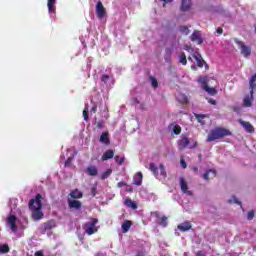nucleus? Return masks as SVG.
I'll return each mask as SVG.
<instances>
[{"instance_id": "1", "label": "nucleus", "mask_w": 256, "mask_h": 256, "mask_svg": "<svg viewBox=\"0 0 256 256\" xmlns=\"http://www.w3.org/2000/svg\"><path fill=\"white\" fill-rule=\"evenodd\" d=\"M28 226L29 220L25 216L17 217L15 214H9L6 218V229L15 239L23 237Z\"/></svg>"}, {"instance_id": "2", "label": "nucleus", "mask_w": 256, "mask_h": 256, "mask_svg": "<svg viewBox=\"0 0 256 256\" xmlns=\"http://www.w3.org/2000/svg\"><path fill=\"white\" fill-rule=\"evenodd\" d=\"M41 199H43L41 194H37L36 197L29 202V209L34 221H41V219H43V203Z\"/></svg>"}, {"instance_id": "3", "label": "nucleus", "mask_w": 256, "mask_h": 256, "mask_svg": "<svg viewBox=\"0 0 256 256\" xmlns=\"http://www.w3.org/2000/svg\"><path fill=\"white\" fill-rule=\"evenodd\" d=\"M231 131L225 128H215L211 130L207 136V142L211 143L212 141H217V139H223V137H229Z\"/></svg>"}, {"instance_id": "4", "label": "nucleus", "mask_w": 256, "mask_h": 256, "mask_svg": "<svg viewBox=\"0 0 256 256\" xmlns=\"http://www.w3.org/2000/svg\"><path fill=\"white\" fill-rule=\"evenodd\" d=\"M211 79L208 76H200L197 80L202 89L208 93V95H217V90L213 87H209Z\"/></svg>"}, {"instance_id": "5", "label": "nucleus", "mask_w": 256, "mask_h": 256, "mask_svg": "<svg viewBox=\"0 0 256 256\" xmlns=\"http://www.w3.org/2000/svg\"><path fill=\"white\" fill-rule=\"evenodd\" d=\"M149 169L151 172H153L154 177L159 179V181H163V179L167 177V172L165 171V166L163 164H160L157 168L154 163H151L149 165Z\"/></svg>"}, {"instance_id": "6", "label": "nucleus", "mask_w": 256, "mask_h": 256, "mask_svg": "<svg viewBox=\"0 0 256 256\" xmlns=\"http://www.w3.org/2000/svg\"><path fill=\"white\" fill-rule=\"evenodd\" d=\"M96 16L101 23H105L107 21V10L101 1L96 3Z\"/></svg>"}, {"instance_id": "7", "label": "nucleus", "mask_w": 256, "mask_h": 256, "mask_svg": "<svg viewBox=\"0 0 256 256\" xmlns=\"http://www.w3.org/2000/svg\"><path fill=\"white\" fill-rule=\"evenodd\" d=\"M97 223H99V220L97 218L91 219V221L87 222L84 225V231L87 233V235H93L94 233H97L98 229L97 228Z\"/></svg>"}, {"instance_id": "8", "label": "nucleus", "mask_w": 256, "mask_h": 256, "mask_svg": "<svg viewBox=\"0 0 256 256\" xmlns=\"http://www.w3.org/2000/svg\"><path fill=\"white\" fill-rule=\"evenodd\" d=\"M235 43H237L238 49H240V53H241V55H243V57H245L246 59L251 57V47L250 46L245 45V42L239 41V40H235Z\"/></svg>"}, {"instance_id": "9", "label": "nucleus", "mask_w": 256, "mask_h": 256, "mask_svg": "<svg viewBox=\"0 0 256 256\" xmlns=\"http://www.w3.org/2000/svg\"><path fill=\"white\" fill-rule=\"evenodd\" d=\"M57 0H48L47 8L50 18L55 21V17L57 15Z\"/></svg>"}, {"instance_id": "10", "label": "nucleus", "mask_w": 256, "mask_h": 256, "mask_svg": "<svg viewBox=\"0 0 256 256\" xmlns=\"http://www.w3.org/2000/svg\"><path fill=\"white\" fill-rule=\"evenodd\" d=\"M188 61H191V63H196L198 67H203L205 63L199 52H194L191 56H189Z\"/></svg>"}, {"instance_id": "11", "label": "nucleus", "mask_w": 256, "mask_h": 256, "mask_svg": "<svg viewBox=\"0 0 256 256\" xmlns=\"http://www.w3.org/2000/svg\"><path fill=\"white\" fill-rule=\"evenodd\" d=\"M101 83L102 85H105L106 87H111L115 83V80L113 79V76L103 74L101 76Z\"/></svg>"}, {"instance_id": "12", "label": "nucleus", "mask_w": 256, "mask_h": 256, "mask_svg": "<svg viewBox=\"0 0 256 256\" xmlns=\"http://www.w3.org/2000/svg\"><path fill=\"white\" fill-rule=\"evenodd\" d=\"M187 147H189V138L181 136V138L178 140V149L183 151V149H187Z\"/></svg>"}, {"instance_id": "13", "label": "nucleus", "mask_w": 256, "mask_h": 256, "mask_svg": "<svg viewBox=\"0 0 256 256\" xmlns=\"http://www.w3.org/2000/svg\"><path fill=\"white\" fill-rule=\"evenodd\" d=\"M67 160L64 163V167H71V162L75 158V154L73 153V149L67 150Z\"/></svg>"}, {"instance_id": "14", "label": "nucleus", "mask_w": 256, "mask_h": 256, "mask_svg": "<svg viewBox=\"0 0 256 256\" xmlns=\"http://www.w3.org/2000/svg\"><path fill=\"white\" fill-rule=\"evenodd\" d=\"M239 123L241 126H243L247 133H253L255 131V128L249 122L239 120Z\"/></svg>"}, {"instance_id": "15", "label": "nucleus", "mask_w": 256, "mask_h": 256, "mask_svg": "<svg viewBox=\"0 0 256 256\" xmlns=\"http://www.w3.org/2000/svg\"><path fill=\"white\" fill-rule=\"evenodd\" d=\"M143 183V173L137 172L133 177V184L138 187Z\"/></svg>"}, {"instance_id": "16", "label": "nucleus", "mask_w": 256, "mask_h": 256, "mask_svg": "<svg viewBox=\"0 0 256 256\" xmlns=\"http://www.w3.org/2000/svg\"><path fill=\"white\" fill-rule=\"evenodd\" d=\"M44 231H51V229H55L57 227V223L55 220H50L42 225Z\"/></svg>"}, {"instance_id": "17", "label": "nucleus", "mask_w": 256, "mask_h": 256, "mask_svg": "<svg viewBox=\"0 0 256 256\" xmlns=\"http://www.w3.org/2000/svg\"><path fill=\"white\" fill-rule=\"evenodd\" d=\"M191 41H195L198 43V45H201L203 43V39H201V34L199 31H194L193 34L191 35Z\"/></svg>"}, {"instance_id": "18", "label": "nucleus", "mask_w": 256, "mask_h": 256, "mask_svg": "<svg viewBox=\"0 0 256 256\" xmlns=\"http://www.w3.org/2000/svg\"><path fill=\"white\" fill-rule=\"evenodd\" d=\"M180 188H181V191H183L186 195H191V191L188 190L187 182L183 177L180 178Z\"/></svg>"}, {"instance_id": "19", "label": "nucleus", "mask_w": 256, "mask_h": 256, "mask_svg": "<svg viewBox=\"0 0 256 256\" xmlns=\"http://www.w3.org/2000/svg\"><path fill=\"white\" fill-rule=\"evenodd\" d=\"M68 207L70 209H81V202L79 200H68Z\"/></svg>"}, {"instance_id": "20", "label": "nucleus", "mask_w": 256, "mask_h": 256, "mask_svg": "<svg viewBox=\"0 0 256 256\" xmlns=\"http://www.w3.org/2000/svg\"><path fill=\"white\" fill-rule=\"evenodd\" d=\"M9 207H10V215H15V210L17 209V199L16 198L10 199Z\"/></svg>"}, {"instance_id": "21", "label": "nucleus", "mask_w": 256, "mask_h": 256, "mask_svg": "<svg viewBox=\"0 0 256 256\" xmlns=\"http://www.w3.org/2000/svg\"><path fill=\"white\" fill-rule=\"evenodd\" d=\"M86 173L90 175V177H95L97 173H99V170H97V166H88L86 169Z\"/></svg>"}, {"instance_id": "22", "label": "nucleus", "mask_w": 256, "mask_h": 256, "mask_svg": "<svg viewBox=\"0 0 256 256\" xmlns=\"http://www.w3.org/2000/svg\"><path fill=\"white\" fill-rule=\"evenodd\" d=\"M113 157H115V152L113 150H107L102 155V161H108V159H113Z\"/></svg>"}, {"instance_id": "23", "label": "nucleus", "mask_w": 256, "mask_h": 256, "mask_svg": "<svg viewBox=\"0 0 256 256\" xmlns=\"http://www.w3.org/2000/svg\"><path fill=\"white\" fill-rule=\"evenodd\" d=\"M100 143H103L104 145H109V132H103L100 136Z\"/></svg>"}, {"instance_id": "24", "label": "nucleus", "mask_w": 256, "mask_h": 256, "mask_svg": "<svg viewBox=\"0 0 256 256\" xmlns=\"http://www.w3.org/2000/svg\"><path fill=\"white\" fill-rule=\"evenodd\" d=\"M169 129L174 135H179L181 133V126H179V124H171Z\"/></svg>"}, {"instance_id": "25", "label": "nucleus", "mask_w": 256, "mask_h": 256, "mask_svg": "<svg viewBox=\"0 0 256 256\" xmlns=\"http://www.w3.org/2000/svg\"><path fill=\"white\" fill-rule=\"evenodd\" d=\"M191 9V0H182L181 11H189Z\"/></svg>"}, {"instance_id": "26", "label": "nucleus", "mask_w": 256, "mask_h": 256, "mask_svg": "<svg viewBox=\"0 0 256 256\" xmlns=\"http://www.w3.org/2000/svg\"><path fill=\"white\" fill-rule=\"evenodd\" d=\"M215 175H217V172H215V170H208L204 175H203V179H205L206 181L209 179H213L215 178Z\"/></svg>"}, {"instance_id": "27", "label": "nucleus", "mask_w": 256, "mask_h": 256, "mask_svg": "<svg viewBox=\"0 0 256 256\" xmlns=\"http://www.w3.org/2000/svg\"><path fill=\"white\" fill-rule=\"evenodd\" d=\"M179 231L185 232L191 229V223L183 222L182 224L178 225Z\"/></svg>"}, {"instance_id": "28", "label": "nucleus", "mask_w": 256, "mask_h": 256, "mask_svg": "<svg viewBox=\"0 0 256 256\" xmlns=\"http://www.w3.org/2000/svg\"><path fill=\"white\" fill-rule=\"evenodd\" d=\"M253 101V93L250 90V96H246L244 98V107H251V103Z\"/></svg>"}, {"instance_id": "29", "label": "nucleus", "mask_w": 256, "mask_h": 256, "mask_svg": "<svg viewBox=\"0 0 256 256\" xmlns=\"http://www.w3.org/2000/svg\"><path fill=\"white\" fill-rule=\"evenodd\" d=\"M124 204L130 209H137V204H135V202H133V200H131L130 198H126Z\"/></svg>"}, {"instance_id": "30", "label": "nucleus", "mask_w": 256, "mask_h": 256, "mask_svg": "<svg viewBox=\"0 0 256 256\" xmlns=\"http://www.w3.org/2000/svg\"><path fill=\"white\" fill-rule=\"evenodd\" d=\"M249 85H250V91H251V93H253V91H255V87H256V74H254L250 78Z\"/></svg>"}, {"instance_id": "31", "label": "nucleus", "mask_w": 256, "mask_h": 256, "mask_svg": "<svg viewBox=\"0 0 256 256\" xmlns=\"http://www.w3.org/2000/svg\"><path fill=\"white\" fill-rule=\"evenodd\" d=\"M70 197L72 199H81V197H83V193L76 189L70 193Z\"/></svg>"}, {"instance_id": "32", "label": "nucleus", "mask_w": 256, "mask_h": 256, "mask_svg": "<svg viewBox=\"0 0 256 256\" xmlns=\"http://www.w3.org/2000/svg\"><path fill=\"white\" fill-rule=\"evenodd\" d=\"M131 225H132L131 221H129V220L124 221L122 224L123 233H127V231H129V229H131Z\"/></svg>"}, {"instance_id": "33", "label": "nucleus", "mask_w": 256, "mask_h": 256, "mask_svg": "<svg viewBox=\"0 0 256 256\" xmlns=\"http://www.w3.org/2000/svg\"><path fill=\"white\" fill-rule=\"evenodd\" d=\"M83 117H84V121H89V104L85 105V108L83 111Z\"/></svg>"}, {"instance_id": "34", "label": "nucleus", "mask_w": 256, "mask_h": 256, "mask_svg": "<svg viewBox=\"0 0 256 256\" xmlns=\"http://www.w3.org/2000/svg\"><path fill=\"white\" fill-rule=\"evenodd\" d=\"M112 173H113V170L107 169V170L101 175L100 179H102L103 181H105V179H108V177H110Z\"/></svg>"}, {"instance_id": "35", "label": "nucleus", "mask_w": 256, "mask_h": 256, "mask_svg": "<svg viewBox=\"0 0 256 256\" xmlns=\"http://www.w3.org/2000/svg\"><path fill=\"white\" fill-rule=\"evenodd\" d=\"M0 253H9V245L0 243Z\"/></svg>"}, {"instance_id": "36", "label": "nucleus", "mask_w": 256, "mask_h": 256, "mask_svg": "<svg viewBox=\"0 0 256 256\" xmlns=\"http://www.w3.org/2000/svg\"><path fill=\"white\" fill-rule=\"evenodd\" d=\"M179 31L182 33V35H189V33H191L187 26H180Z\"/></svg>"}, {"instance_id": "37", "label": "nucleus", "mask_w": 256, "mask_h": 256, "mask_svg": "<svg viewBox=\"0 0 256 256\" xmlns=\"http://www.w3.org/2000/svg\"><path fill=\"white\" fill-rule=\"evenodd\" d=\"M179 63L182 65H187V56H185V53H181L179 56Z\"/></svg>"}, {"instance_id": "38", "label": "nucleus", "mask_w": 256, "mask_h": 256, "mask_svg": "<svg viewBox=\"0 0 256 256\" xmlns=\"http://www.w3.org/2000/svg\"><path fill=\"white\" fill-rule=\"evenodd\" d=\"M115 161L118 165L125 163V156H115Z\"/></svg>"}, {"instance_id": "39", "label": "nucleus", "mask_w": 256, "mask_h": 256, "mask_svg": "<svg viewBox=\"0 0 256 256\" xmlns=\"http://www.w3.org/2000/svg\"><path fill=\"white\" fill-rule=\"evenodd\" d=\"M150 81H151V85L154 89H157L159 87V83L157 82V79H155V77L151 76Z\"/></svg>"}, {"instance_id": "40", "label": "nucleus", "mask_w": 256, "mask_h": 256, "mask_svg": "<svg viewBox=\"0 0 256 256\" xmlns=\"http://www.w3.org/2000/svg\"><path fill=\"white\" fill-rule=\"evenodd\" d=\"M159 225L162 227H167V217L163 216L158 220Z\"/></svg>"}, {"instance_id": "41", "label": "nucleus", "mask_w": 256, "mask_h": 256, "mask_svg": "<svg viewBox=\"0 0 256 256\" xmlns=\"http://www.w3.org/2000/svg\"><path fill=\"white\" fill-rule=\"evenodd\" d=\"M177 100L180 101V103H187V97L184 94H179Z\"/></svg>"}, {"instance_id": "42", "label": "nucleus", "mask_w": 256, "mask_h": 256, "mask_svg": "<svg viewBox=\"0 0 256 256\" xmlns=\"http://www.w3.org/2000/svg\"><path fill=\"white\" fill-rule=\"evenodd\" d=\"M196 119L198 120V123H201V125H205V122H203V119H205V115L196 114Z\"/></svg>"}, {"instance_id": "43", "label": "nucleus", "mask_w": 256, "mask_h": 256, "mask_svg": "<svg viewBox=\"0 0 256 256\" xmlns=\"http://www.w3.org/2000/svg\"><path fill=\"white\" fill-rule=\"evenodd\" d=\"M228 203H235L236 205H241V201L237 199L235 196L232 197V199L228 200Z\"/></svg>"}, {"instance_id": "44", "label": "nucleus", "mask_w": 256, "mask_h": 256, "mask_svg": "<svg viewBox=\"0 0 256 256\" xmlns=\"http://www.w3.org/2000/svg\"><path fill=\"white\" fill-rule=\"evenodd\" d=\"M253 217H255V211L251 210V211L248 212V214H247V219H248V221H252Z\"/></svg>"}, {"instance_id": "45", "label": "nucleus", "mask_w": 256, "mask_h": 256, "mask_svg": "<svg viewBox=\"0 0 256 256\" xmlns=\"http://www.w3.org/2000/svg\"><path fill=\"white\" fill-rule=\"evenodd\" d=\"M180 165H181V167H182L183 169H187V162H185L184 159H181V160H180Z\"/></svg>"}, {"instance_id": "46", "label": "nucleus", "mask_w": 256, "mask_h": 256, "mask_svg": "<svg viewBox=\"0 0 256 256\" xmlns=\"http://www.w3.org/2000/svg\"><path fill=\"white\" fill-rule=\"evenodd\" d=\"M92 113H97V105L93 104L91 108Z\"/></svg>"}, {"instance_id": "47", "label": "nucleus", "mask_w": 256, "mask_h": 256, "mask_svg": "<svg viewBox=\"0 0 256 256\" xmlns=\"http://www.w3.org/2000/svg\"><path fill=\"white\" fill-rule=\"evenodd\" d=\"M34 256H43V252L42 251H37V252H35Z\"/></svg>"}, {"instance_id": "48", "label": "nucleus", "mask_w": 256, "mask_h": 256, "mask_svg": "<svg viewBox=\"0 0 256 256\" xmlns=\"http://www.w3.org/2000/svg\"><path fill=\"white\" fill-rule=\"evenodd\" d=\"M216 32L218 33V35H221V34L223 33V29H222V28H218V29L216 30Z\"/></svg>"}, {"instance_id": "49", "label": "nucleus", "mask_w": 256, "mask_h": 256, "mask_svg": "<svg viewBox=\"0 0 256 256\" xmlns=\"http://www.w3.org/2000/svg\"><path fill=\"white\" fill-rule=\"evenodd\" d=\"M104 118L109 119V112L104 111Z\"/></svg>"}, {"instance_id": "50", "label": "nucleus", "mask_w": 256, "mask_h": 256, "mask_svg": "<svg viewBox=\"0 0 256 256\" xmlns=\"http://www.w3.org/2000/svg\"><path fill=\"white\" fill-rule=\"evenodd\" d=\"M209 103H210L211 105H216L217 102H216L215 100H213V99H210V100H209Z\"/></svg>"}, {"instance_id": "51", "label": "nucleus", "mask_w": 256, "mask_h": 256, "mask_svg": "<svg viewBox=\"0 0 256 256\" xmlns=\"http://www.w3.org/2000/svg\"><path fill=\"white\" fill-rule=\"evenodd\" d=\"M125 185H126L125 182H119L118 183V187H125Z\"/></svg>"}, {"instance_id": "52", "label": "nucleus", "mask_w": 256, "mask_h": 256, "mask_svg": "<svg viewBox=\"0 0 256 256\" xmlns=\"http://www.w3.org/2000/svg\"><path fill=\"white\" fill-rule=\"evenodd\" d=\"M161 1L164 2V5L167 4V3H172L173 2V0H161Z\"/></svg>"}, {"instance_id": "53", "label": "nucleus", "mask_w": 256, "mask_h": 256, "mask_svg": "<svg viewBox=\"0 0 256 256\" xmlns=\"http://www.w3.org/2000/svg\"><path fill=\"white\" fill-rule=\"evenodd\" d=\"M196 256H205V254H204L203 252L199 251V252L196 254Z\"/></svg>"}, {"instance_id": "54", "label": "nucleus", "mask_w": 256, "mask_h": 256, "mask_svg": "<svg viewBox=\"0 0 256 256\" xmlns=\"http://www.w3.org/2000/svg\"><path fill=\"white\" fill-rule=\"evenodd\" d=\"M98 127H99V129H102L103 128V124L101 122H98Z\"/></svg>"}, {"instance_id": "55", "label": "nucleus", "mask_w": 256, "mask_h": 256, "mask_svg": "<svg viewBox=\"0 0 256 256\" xmlns=\"http://www.w3.org/2000/svg\"><path fill=\"white\" fill-rule=\"evenodd\" d=\"M192 169H193V171H195L196 173L199 171V168H197V167H193Z\"/></svg>"}, {"instance_id": "56", "label": "nucleus", "mask_w": 256, "mask_h": 256, "mask_svg": "<svg viewBox=\"0 0 256 256\" xmlns=\"http://www.w3.org/2000/svg\"><path fill=\"white\" fill-rule=\"evenodd\" d=\"M97 256H107V254L100 253V254H98Z\"/></svg>"}, {"instance_id": "57", "label": "nucleus", "mask_w": 256, "mask_h": 256, "mask_svg": "<svg viewBox=\"0 0 256 256\" xmlns=\"http://www.w3.org/2000/svg\"><path fill=\"white\" fill-rule=\"evenodd\" d=\"M127 191L131 193V191H133V188H128Z\"/></svg>"}, {"instance_id": "58", "label": "nucleus", "mask_w": 256, "mask_h": 256, "mask_svg": "<svg viewBox=\"0 0 256 256\" xmlns=\"http://www.w3.org/2000/svg\"><path fill=\"white\" fill-rule=\"evenodd\" d=\"M194 147H197V143H195V146H190V149H193Z\"/></svg>"}, {"instance_id": "59", "label": "nucleus", "mask_w": 256, "mask_h": 256, "mask_svg": "<svg viewBox=\"0 0 256 256\" xmlns=\"http://www.w3.org/2000/svg\"><path fill=\"white\" fill-rule=\"evenodd\" d=\"M87 67H88L89 69H91V65H90V64H87Z\"/></svg>"}, {"instance_id": "60", "label": "nucleus", "mask_w": 256, "mask_h": 256, "mask_svg": "<svg viewBox=\"0 0 256 256\" xmlns=\"http://www.w3.org/2000/svg\"><path fill=\"white\" fill-rule=\"evenodd\" d=\"M79 239H80V241H82V239H83V236H79Z\"/></svg>"}, {"instance_id": "61", "label": "nucleus", "mask_w": 256, "mask_h": 256, "mask_svg": "<svg viewBox=\"0 0 256 256\" xmlns=\"http://www.w3.org/2000/svg\"><path fill=\"white\" fill-rule=\"evenodd\" d=\"M191 69H195V65H192V66H191Z\"/></svg>"}, {"instance_id": "62", "label": "nucleus", "mask_w": 256, "mask_h": 256, "mask_svg": "<svg viewBox=\"0 0 256 256\" xmlns=\"http://www.w3.org/2000/svg\"><path fill=\"white\" fill-rule=\"evenodd\" d=\"M61 159H65V155H62V156H61Z\"/></svg>"}, {"instance_id": "63", "label": "nucleus", "mask_w": 256, "mask_h": 256, "mask_svg": "<svg viewBox=\"0 0 256 256\" xmlns=\"http://www.w3.org/2000/svg\"><path fill=\"white\" fill-rule=\"evenodd\" d=\"M82 45H85V42H82Z\"/></svg>"}, {"instance_id": "64", "label": "nucleus", "mask_w": 256, "mask_h": 256, "mask_svg": "<svg viewBox=\"0 0 256 256\" xmlns=\"http://www.w3.org/2000/svg\"><path fill=\"white\" fill-rule=\"evenodd\" d=\"M136 103H139V101L136 100Z\"/></svg>"}]
</instances>
